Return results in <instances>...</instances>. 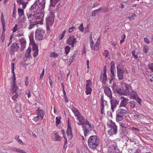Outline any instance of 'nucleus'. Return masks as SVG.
<instances>
[{
    "mask_svg": "<svg viewBox=\"0 0 153 153\" xmlns=\"http://www.w3.org/2000/svg\"><path fill=\"white\" fill-rule=\"evenodd\" d=\"M100 144L98 137L96 135L90 136L88 139V144L89 147L92 149H95Z\"/></svg>",
    "mask_w": 153,
    "mask_h": 153,
    "instance_id": "f257e3e1",
    "label": "nucleus"
},
{
    "mask_svg": "<svg viewBox=\"0 0 153 153\" xmlns=\"http://www.w3.org/2000/svg\"><path fill=\"white\" fill-rule=\"evenodd\" d=\"M12 71V73L13 74L12 75L13 76L12 78L13 82L12 84V87L11 88V93L12 94H13L14 93H16L15 95L12 97V99L13 100H15L19 96L18 94H17L16 92L17 89L18 88V87L16 85V78L15 76V74L14 71Z\"/></svg>",
    "mask_w": 153,
    "mask_h": 153,
    "instance_id": "f03ea898",
    "label": "nucleus"
},
{
    "mask_svg": "<svg viewBox=\"0 0 153 153\" xmlns=\"http://www.w3.org/2000/svg\"><path fill=\"white\" fill-rule=\"evenodd\" d=\"M42 4H40V2L38 1H36L33 5H32L30 7V12L31 13L35 12L38 10L39 13H43L44 11V8L45 7L42 8Z\"/></svg>",
    "mask_w": 153,
    "mask_h": 153,
    "instance_id": "7ed1b4c3",
    "label": "nucleus"
},
{
    "mask_svg": "<svg viewBox=\"0 0 153 153\" xmlns=\"http://www.w3.org/2000/svg\"><path fill=\"white\" fill-rule=\"evenodd\" d=\"M120 84L122 85V91L123 94L126 95H128L130 93L129 87H130L131 88H132L131 86H130L128 84H126L123 82H121Z\"/></svg>",
    "mask_w": 153,
    "mask_h": 153,
    "instance_id": "20e7f679",
    "label": "nucleus"
},
{
    "mask_svg": "<svg viewBox=\"0 0 153 153\" xmlns=\"http://www.w3.org/2000/svg\"><path fill=\"white\" fill-rule=\"evenodd\" d=\"M82 127L83 128V130H84V134L85 137L88 135V133L91 130V126L89 124L88 121H87V123H83L82 122Z\"/></svg>",
    "mask_w": 153,
    "mask_h": 153,
    "instance_id": "39448f33",
    "label": "nucleus"
},
{
    "mask_svg": "<svg viewBox=\"0 0 153 153\" xmlns=\"http://www.w3.org/2000/svg\"><path fill=\"white\" fill-rule=\"evenodd\" d=\"M117 76L119 80H122L123 79L124 70L120 67V64L117 65Z\"/></svg>",
    "mask_w": 153,
    "mask_h": 153,
    "instance_id": "423d86ee",
    "label": "nucleus"
},
{
    "mask_svg": "<svg viewBox=\"0 0 153 153\" xmlns=\"http://www.w3.org/2000/svg\"><path fill=\"white\" fill-rule=\"evenodd\" d=\"M45 32L44 30L37 29L35 32V37L36 40H41L43 39V34Z\"/></svg>",
    "mask_w": 153,
    "mask_h": 153,
    "instance_id": "0eeeda50",
    "label": "nucleus"
},
{
    "mask_svg": "<svg viewBox=\"0 0 153 153\" xmlns=\"http://www.w3.org/2000/svg\"><path fill=\"white\" fill-rule=\"evenodd\" d=\"M17 44L15 45V43L12 44V45L10 46V54L12 56L14 54L15 52L19 50V48H20L19 46H17Z\"/></svg>",
    "mask_w": 153,
    "mask_h": 153,
    "instance_id": "6e6552de",
    "label": "nucleus"
},
{
    "mask_svg": "<svg viewBox=\"0 0 153 153\" xmlns=\"http://www.w3.org/2000/svg\"><path fill=\"white\" fill-rule=\"evenodd\" d=\"M102 88L103 89H104V91L105 95L109 97L110 99H112V92L110 88L106 87L105 85V86L103 85Z\"/></svg>",
    "mask_w": 153,
    "mask_h": 153,
    "instance_id": "1a4fd4ad",
    "label": "nucleus"
},
{
    "mask_svg": "<svg viewBox=\"0 0 153 153\" xmlns=\"http://www.w3.org/2000/svg\"><path fill=\"white\" fill-rule=\"evenodd\" d=\"M66 132L68 138L69 140H71L73 137V135L72 133L71 128V125L69 124V120L68 123V127L66 130Z\"/></svg>",
    "mask_w": 153,
    "mask_h": 153,
    "instance_id": "9d476101",
    "label": "nucleus"
},
{
    "mask_svg": "<svg viewBox=\"0 0 153 153\" xmlns=\"http://www.w3.org/2000/svg\"><path fill=\"white\" fill-rule=\"evenodd\" d=\"M110 102L111 103V110L113 112L114 111V109L116 107L117 105L119 104V101L116 99H111Z\"/></svg>",
    "mask_w": 153,
    "mask_h": 153,
    "instance_id": "9b49d317",
    "label": "nucleus"
},
{
    "mask_svg": "<svg viewBox=\"0 0 153 153\" xmlns=\"http://www.w3.org/2000/svg\"><path fill=\"white\" fill-rule=\"evenodd\" d=\"M76 39L74 36H69L68 39L67 40V43L68 45H71L73 47L74 44L75 43Z\"/></svg>",
    "mask_w": 153,
    "mask_h": 153,
    "instance_id": "f8f14e48",
    "label": "nucleus"
},
{
    "mask_svg": "<svg viewBox=\"0 0 153 153\" xmlns=\"http://www.w3.org/2000/svg\"><path fill=\"white\" fill-rule=\"evenodd\" d=\"M33 45L32 50L34 51L33 56L35 57L36 56L38 55V52L39 51L38 46L35 43L34 44H31Z\"/></svg>",
    "mask_w": 153,
    "mask_h": 153,
    "instance_id": "ddd939ff",
    "label": "nucleus"
},
{
    "mask_svg": "<svg viewBox=\"0 0 153 153\" xmlns=\"http://www.w3.org/2000/svg\"><path fill=\"white\" fill-rule=\"evenodd\" d=\"M19 42L21 44V47L20 48V50L23 51L25 47L26 41L24 38H22L21 39L19 40Z\"/></svg>",
    "mask_w": 153,
    "mask_h": 153,
    "instance_id": "4468645a",
    "label": "nucleus"
},
{
    "mask_svg": "<svg viewBox=\"0 0 153 153\" xmlns=\"http://www.w3.org/2000/svg\"><path fill=\"white\" fill-rule=\"evenodd\" d=\"M122 99H123L121 100L119 106V107H121L123 106L125 107L126 106V105L128 101V99L124 98L123 97H122L121 98V100H122Z\"/></svg>",
    "mask_w": 153,
    "mask_h": 153,
    "instance_id": "2eb2a0df",
    "label": "nucleus"
},
{
    "mask_svg": "<svg viewBox=\"0 0 153 153\" xmlns=\"http://www.w3.org/2000/svg\"><path fill=\"white\" fill-rule=\"evenodd\" d=\"M54 137L52 138L53 140L54 141H60L61 140L62 137L59 136L57 132L54 133Z\"/></svg>",
    "mask_w": 153,
    "mask_h": 153,
    "instance_id": "dca6fc26",
    "label": "nucleus"
},
{
    "mask_svg": "<svg viewBox=\"0 0 153 153\" xmlns=\"http://www.w3.org/2000/svg\"><path fill=\"white\" fill-rule=\"evenodd\" d=\"M101 78H102V83L105 85L107 80L106 72H103V74L101 76Z\"/></svg>",
    "mask_w": 153,
    "mask_h": 153,
    "instance_id": "f3484780",
    "label": "nucleus"
},
{
    "mask_svg": "<svg viewBox=\"0 0 153 153\" xmlns=\"http://www.w3.org/2000/svg\"><path fill=\"white\" fill-rule=\"evenodd\" d=\"M115 92H116L120 95H122L123 94L121 88L119 87L118 85H116L115 86Z\"/></svg>",
    "mask_w": 153,
    "mask_h": 153,
    "instance_id": "a211bd4d",
    "label": "nucleus"
},
{
    "mask_svg": "<svg viewBox=\"0 0 153 153\" xmlns=\"http://www.w3.org/2000/svg\"><path fill=\"white\" fill-rule=\"evenodd\" d=\"M24 0H17L16 2L19 5H22V9H24L25 8L26 6L25 4V1ZM27 1H30L31 0H26Z\"/></svg>",
    "mask_w": 153,
    "mask_h": 153,
    "instance_id": "6ab92c4d",
    "label": "nucleus"
},
{
    "mask_svg": "<svg viewBox=\"0 0 153 153\" xmlns=\"http://www.w3.org/2000/svg\"><path fill=\"white\" fill-rule=\"evenodd\" d=\"M72 111L74 114L75 116L76 117H77V119L79 120V122H81V120H80V119H79V117L78 116L79 114L80 113V112L79 111V110L76 108H75L72 109Z\"/></svg>",
    "mask_w": 153,
    "mask_h": 153,
    "instance_id": "aec40b11",
    "label": "nucleus"
},
{
    "mask_svg": "<svg viewBox=\"0 0 153 153\" xmlns=\"http://www.w3.org/2000/svg\"><path fill=\"white\" fill-rule=\"evenodd\" d=\"M18 13L19 16V18H18L19 19L22 16H23L24 15L23 9L19 8H18Z\"/></svg>",
    "mask_w": 153,
    "mask_h": 153,
    "instance_id": "412c9836",
    "label": "nucleus"
},
{
    "mask_svg": "<svg viewBox=\"0 0 153 153\" xmlns=\"http://www.w3.org/2000/svg\"><path fill=\"white\" fill-rule=\"evenodd\" d=\"M102 10V8L100 7L99 8L96 10H93L92 12V15L94 16L98 13H100Z\"/></svg>",
    "mask_w": 153,
    "mask_h": 153,
    "instance_id": "4be33fe9",
    "label": "nucleus"
},
{
    "mask_svg": "<svg viewBox=\"0 0 153 153\" xmlns=\"http://www.w3.org/2000/svg\"><path fill=\"white\" fill-rule=\"evenodd\" d=\"M115 130H114V128H111L110 130H109L108 132V135L110 136H111L113 134H116L117 133V129H116V132L115 133Z\"/></svg>",
    "mask_w": 153,
    "mask_h": 153,
    "instance_id": "5701e85b",
    "label": "nucleus"
},
{
    "mask_svg": "<svg viewBox=\"0 0 153 153\" xmlns=\"http://www.w3.org/2000/svg\"><path fill=\"white\" fill-rule=\"evenodd\" d=\"M107 126L111 128H114V130H115V133H116V129H117V127L115 123L114 122H112V123H111V125L108 124L107 125Z\"/></svg>",
    "mask_w": 153,
    "mask_h": 153,
    "instance_id": "b1692460",
    "label": "nucleus"
},
{
    "mask_svg": "<svg viewBox=\"0 0 153 153\" xmlns=\"http://www.w3.org/2000/svg\"><path fill=\"white\" fill-rule=\"evenodd\" d=\"M53 24V22L51 19L49 17L46 18V25L51 26Z\"/></svg>",
    "mask_w": 153,
    "mask_h": 153,
    "instance_id": "393cba45",
    "label": "nucleus"
},
{
    "mask_svg": "<svg viewBox=\"0 0 153 153\" xmlns=\"http://www.w3.org/2000/svg\"><path fill=\"white\" fill-rule=\"evenodd\" d=\"M120 134L124 135H126V134L128 133V129L127 128H120Z\"/></svg>",
    "mask_w": 153,
    "mask_h": 153,
    "instance_id": "a878e982",
    "label": "nucleus"
},
{
    "mask_svg": "<svg viewBox=\"0 0 153 153\" xmlns=\"http://www.w3.org/2000/svg\"><path fill=\"white\" fill-rule=\"evenodd\" d=\"M29 38L30 40V44H34L35 42L33 39V33H31L30 36H29Z\"/></svg>",
    "mask_w": 153,
    "mask_h": 153,
    "instance_id": "bb28decb",
    "label": "nucleus"
},
{
    "mask_svg": "<svg viewBox=\"0 0 153 153\" xmlns=\"http://www.w3.org/2000/svg\"><path fill=\"white\" fill-rule=\"evenodd\" d=\"M36 112L39 116L44 115V111L42 110H39V108L36 110Z\"/></svg>",
    "mask_w": 153,
    "mask_h": 153,
    "instance_id": "cd10ccee",
    "label": "nucleus"
},
{
    "mask_svg": "<svg viewBox=\"0 0 153 153\" xmlns=\"http://www.w3.org/2000/svg\"><path fill=\"white\" fill-rule=\"evenodd\" d=\"M123 115H120L119 114H116V119L117 121H121L123 119Z\"/></svg>",
    "mask_w": 153,
    "mask_h": 153,
    "instance_id": "c85d7f7f",
    "label": "nucleus"
},
{
    "mask_svg": "<svg viewBox=\"0 0 153 153\" xmlns=\"http://www.w3.org/2000/svg\"><path fill=\"white\" fill-rule=\"evenodd\" d=\"M99 44L97 43L95 44L94 47L93 46L91 47V48L93 51L95 50L97 51L99 49Z\"/></svg>",
    "mask_w": 153,
    "mask_h": 153,
    "instance_id": "c756f323",
    "label": "nucleus"
},
{
    "mask_svg": "<svg viewBox=\"0 0 153 153\" xmlns=\"http://www.w3.org/2000/svg\"><path fill=\"white\" fill-rule=\"evenodd\" d=\"M120 128H127L126 122L124 121H123L121 123H120Z\"/></svg>",
    "mask_w": 153,
    "mask_h": 153,
    "instance_id": "7c9ffc66",
    "label": "nucleus"
},
{
    "mask_svg": "<svg viewBox=\"0 0 153 153\" xmlns=\"http://www.w3.org/2000/svg\"><path fill=\"white\" fill-rule=\"evenodd\" d=\"M5 30H3L2 32V33L1 35V39L2 41V42H3L5 39Z\"/></svg>",
    "mask_w": 153,
    "mask_h": 153,
    "instance_id": "2f4dec72",
    "label": "nucleus"
},
{
    "mask_svg": "<svg viewBox=\"0 0 153 153\" xmlns=\"http://www.w3.org/2000/svg\"><path fill=\"white\" fill-rule=\"evenodd\" d=\"M71 48L68 45L66 46L65 48V53L66 55H67L69 53Z\"/></svg>",
    "mask_w": 153,
    "mask_h": 153,
    "instance_id": "473e14b6",
    "label": "nucleus"
},
{
    "mask_svg": "<svg viewBox=\"0 0 153 153\" xmlns=\"http://www.w3.org/2000/svg\"><path fill=\"white\" fill-rule=\"evenodd\" d=\"M86 91H85L86 94L87 95L91 94L92 90V89L91 87H86Z\"/></svg>",
    "mask_w": 153,
    "mask_h": 153,
    "instance_id": "72a5a7b5",
    "label": "nucleus"
},
{
    "mask_svg": "<svg viewBox=\"0 0 153 153\" xmlns=\"http://www.w3.org/2000/svg\"><path fill=\"white\" fill-rule=\"evenodd\" d=\"M115 69V63L114 61H112L111 62L110 71H114Z\"/></svg>",
    "mask_w": 153,
    "mask_h": 153,
    "instance_id": "f704fd0d",
    "label": "nucleus"
},
{
    "mask_svg": "<svg viewBox=\"0 0 153 153\" xmlns=\"http://www.w3.org/2000/svg\"><path fill=\"white\" fill-rule=\"evenodd\" d=\"M127 112L126 111H122L120 109H118L116 112V114H119L120 115H123V116L124 115V114H126Z\"/></svg>",
    "mask_w": 153,
    "mask_h": 153,
    "instance_id": "c9c22d12",
    "label": "nucleus"
},
{
    "mask_svg": "<svg viewBox=\"0 0 153 153\" xmlns=\"http://www.w3.org/2000/svg\"><path fill=\"white\" fill-rule=\"evenodd\" d=\"M61 118V117H56V126H57L61 123L60 120Z\"/></svg>",
    "mask_w": 153,
    "mask_h": 153,
    "instance_id": "e433bc0d",
    "label": "nucleus"
},
{
    "mask_svg": "<svg viewBox=\"0 0 153 153\" xmlns=\"http://www.w3.org/2000/svg\"><path fill=\"white\" fill-rule=\"evenodd\" d=\"M50 56L51 58H56L58 56V55L54 52H52L50 55Z\"/></svg>",
    "mask_w": 153,
    "mask_h": 153,
    "instance_id": "4c0bfd02",
    "label": "nucleus"
},
{
    "mask_svg": "<svg viewBox=\"0 0 153 153\" xmlns=\"http://www.w3.org/2000/svg\"><path fill=\"white\" fill-rule=\"evenodd\" d=\"M101 111L100 113L101 114H102L104 113V103L102 102L101 104Z\"/></svg>",
    "mask_w": 153,
    "mask_h": 153,
    "instance_id": "58836bf2",
    "label": "nucleus"
},
{
    "mask_svg": "<svg viewBox=\"0 0 153 153\" xmlns=\"http://www.w3.org/2000/svg\"><path fill=\"white\" fill-rule=\"evenodd\" d=\"M130 104V106L131 108H134L136 105V102L134 101H131L129 102Z\"/></svg>",
    "mask_w": 153,
    "mask_h": 153,
    "instance_id": "ea45409f",
    "label": "nucleus"
},
{
    "mask_svg": "<svg viewBox=\"0 0 153 153\" xmlns=\"http://www.w3.org/2000/svg\"><path fill=\"white\" fill-rule=\"evenodd\" d=\"M101 8H102V11L104 13L107 12L109 10V8H106L104 7H101Z\"/></svg>",
    "mask_w": 153,
    "mask_h": 153,
    "instance_id": "a19ab883",
    "label": "nucleus"
},
{
    "mask_svg": "<svg viewBox=\"0 0 153 153\" xmlns=\"http://www.w3.org/2000/svg\"><path fill=\"white\" fill-rule=\"evenodd\" d=\"M132 95L131 97H133L134 99L136 98L137 96V94L136 93L135 91L134 90L132 91Z\"/></svg>",
    "mask_w": 153,
    "mask_h": 153,
    "instance_id": "79ce46f5",
    "label": "nucleus"
},
{
    "mask_svg": "<svg viewBox=\"0 0 153 153\" xmlns=\"http://www.w3.org/2000/svg\"><path fill=\"white\" fill-rule=\"evenodd\" d=\"M39 2H40V4H42V8L45 7V0H38Z\"/></svg>",
    "mask_w": 153,
    "mask_h": 153,
    "instance_id": "37998d69",
    "label": "nucleus"
},
{
    "mask_svg": "<svg viewBox=\"0 0 153 153\" xmlns=\"http://www.w3.org/2000/svg\"><path fill=\"white\" fill-rule=\"evenodd\" d=\"M1 23L2 24V25L3 27L2 29L3 30H5V21L4 20V19H1Z\"/></svg>",
    "mask_w": 153,
    "mask_h": 153,
    "instance_id": "c03bdc74",
    "label": "nucleus"
},
{
    "mask_svg": "<svg viewBox=\"0 0 153 153\" xmlns=\"http://www.w3.org/2000/svg\"><path fill=\"white\" fill-rule=\"evenodd\" d=\"M149 48L147 46L144 45L143 48V52L145 53H147Z\"/></svg>",
    "mask_w": 153,
    "mask_h": 153,
    "instance_id": "a18cd8bd",
    "label": "nucleus"
},
{
    "mask_svg": "<svg viewBox=\"0 0 153 153\" xmlns=\"http://www.w3.org/2000/svg\"><path fill=\"white\" fill-rule=\"evenodd\" d=\"M111 77L112 79H115V75L114 74V71H110Z\"/></svg>",
    "mask_w": 153,
    "mask_h": 153,
    "instance_id": "49530a36",
    "label": "nucleus"
},
{
    "mask_svg": "<svg viewBox=\"0 0 153 153\" xmlns=\"http://www.w3.org/2000/svg\"><path fill=\"white\" fill-rule=\"evenodd\" d=\"M135 16H136L134 14L132 13L130 16L128 17V19L130 21H132L134 18Z\"/></svg>",
    "mask_w": 153,
    "mask_h": 153,
    "instance_id": "de8ad7c7",
    "label": "nucleus"
},
{
    "mask_svg": "<svg viewBox=\"0 0 153 153\" xmlns=\"http://www.w3.org/2000/svg\"><path fill=\"white\" fill-rule=\"evenodd\" d=\"M109 52L108 50H105L104 51V53H103V55L105 56V58L107 57L108 55Z\"/></svg>",
    "mask_w": 153,
    "mask_h": 153,
    "instance_id": "09e8293b",
    "label": "nucleus"
},
{
    "mask_svg": "<svg viewBox=\"0 0 153 153\" xmlns=\"http://www.w3.org/2000/svg\"><path fill=\"white\" fill-rule=\"evenodd\" d=\"M79 30L81 32L83 31V26L82 23H81L79 27Z\"/></svg>",
    "mask_w": 153,
    "mask_h": 153,
    "instance_id": "8fccbe9b",
    "label": "nucleus"
},
{
    "mask_svg": "<svg viewBox=\"0 0 153 153\" xmlns=\"http://www.w3.org/2000/svg\"><path fill=\"white\" fill-rule=\"evenodd\" d=\"M44 71H45V70H44V68L43 69L42 72V73L40 75V79H43V77L44 75Z\"/></svg>",
    "mask_w": 153,
    "mask_h": 153,
    "instance_id": "3c124183",
    "label": "nucleus"
},
{
    "mask_svg": "<svg viewBox=\"0 0 153 153\" xmlns=\"http://www.w3.org/2000/svg\"><path fill=\"white\" fill-rule=\"evenodd\" d=\"M148 66L149 69L153 71V63H152L151 64H149L148 65Z\"/></svg>",
    "mask_w": 153,
    "mask_h": 153,
    "instance_id": "603ef678",
    "label": "nucleus"
},
{
    "mask_svg": "<svg viewBox=\"0 0 153 153\" xmlns=\"http://www.w3.org/2000/svg\"><path fill=\"white\" fill-rule=\"evenodd\" d=\"M131 53L132 56L134 57L135 59L136 60L138 58V57L135 54V51H133Z\"/></svg>",
    "mask_w": 153,
    "mask_h": 153,
    "instance_id": "864d4df0",
    "label": "nucleus"
},
{
    "mask_svg": "<svg viewBox=\"0 0 153 153\" xmlns=\"http://www.w3.org/2000/svg\"><path fill=\"white\" fill-rule=\"evenodd\" d=\"M136 100L137 102L140 105H141V102L142 101V100L139 97H136Z\"/></svg>",
    "mask_w": 153,
    "mask_h": 153,
    "instance_id": "5fc2aeb1",
    "label": "nucleus"
},
{
    "mask_svg": "<svg viewBox=\"0 0 153 153\" xmlns=\"http://www.w3.org/2000/svg\"><path fill=\"white\" fill-rule=\"evenodd\" d=\"M116 85V83L114 82L111 87L112 88V90L114 93H115V88Z\"/></svg>",
    "mask_w": 153,
    "mask_h": 153,
    "instance_id": "6e6d98bb",
    "label": "nucleus"
},
{
    "mask_svg": "<svg viewBox=\"0 0 153 153\" xmlns=\"http://www.w3.org/2000/svg\"><path fill=\"white\" fill-rule=\"evenodd\" d=\"M92 85V83L91 81L89 82H88L86 85V87H91Z\"/></svg>",
    "mask_w": 153,
    "mask_h": 153,
    "instance_id": "4d7b16f0",
    "label": "nucleus"
},
{
    "mask_svg": "<svg viewBox=\"0 0 153 153\" xmlns=\"http://www.w3.org/2000/svg\"><path fill=\"white\" fill-rule=\"evenodd\" d=\"M116 144H113L112 145V147L115 150H119L117 146L116 145Z\"/></svg>",
    "mask_w": 153,
    "mask_h": 153,
    "instance_id": "13d9d810",
    "label": "nucleus"
},
{
    "mask_svg": "<svg viewBox=\"0 0 153 153\" xmlns=\"http://www.w3.org/2000/svg\"><path fill=\"white\" fill-rule=\"evenodd\" d=\"M28 76H26V79L25 81V85L27 86H28Z\"/></svg>",
    "mask_w": 153,
    "mask_h": 153,
    "instance_id": "bf43d9fd",
    "label": "nucleus"
},
{
    "mask_svg": "<svg viewBox=\"0 0 153 153\" xmlns=\"http://www.w3.org/2000/svg\"><path fill=\"white\" fill-rule=\"evenodd\" d=\"M107 153H114V151L112 149H108Z\"/></svg>",
    "mask_w": 153,
    "mask_h": 153,
    "instance_id": "052dcab7",
    "label": "nucleus"
},
{
    "mask_svg": "<svg viewBox=\"0 0 153 153\" xmlns=\"http://www.w3.org/2000/svg\"><path fill=\"white\" fill-rule=\"evenodd\" d=\"M35 25V24H31L29 26V27H28V29H30L31 28H33L34 26Z\"/></svg>",
    "mask_w": 153,
    "mask_h": 153,
    "instance_id": "680f3d73",
    "label": "nucleus"
},
{
    "mask_svg": "<svg viewBox=\"0 0 153 153\" xmlns=\"http://www.w3.org/2000/svg\"><path fill=\"white\" fill-rule=\"evenodd\" d=\"M144 41L147 44L149 43L150 42L148 39L147 38H145L144 39Z\"/></svg>",
    "mask_w": 153,
    "mask_h": 153,
    "instance_id": "e2e57ef3",
    "label": "nucleus"
},
{
    "mask_svg": "<svg viewBox=\"0 0 153 153\" xmlns=\"http://www.w3.org/2000/svg\"><path fill=\"white\" fill-rule=\"evenodd\" d=\"M88 121L85 118V117H84L82 119V121L83 122V123H87V121Z\"/></svg>",
    "mask_w": 153,
    "mask_h": 153,
    "instance_id": "0e129e2a",
    "label": "nucleus"
},
{
    "mask_svg": "<svg viewBox=\"0 0 153 153\" xmlns=\"http://www.w3.org/2000/svg\"><path fill=\"white\" fill-rule=\"evenodd\" d=\"M65 97V101L66 102H68V100L67 98V95L66 96H64Z\"/></svg>",
    "mask_w": 153,
    "mask_h": 153,
    "instance_id": "69168bd1",
    "label": "nucleus"
},
{
    "mask_svg": "<svg viewBox=\"0 0 153 153\" xmlns=\"http://www.w3.org/2000/svg\"><path fill=\"white\" fill-rule=\"evenodd\" d=\"M39 116L38 115V116L35 117L34 118V120L36 122L37 121L39 120Z\"/></svg>",
    "mask_w": 153,
    "mask_h": 153,
    "instance_id": "338daca9",
    "label": "nucleus"
},
{
    "mask_svg": "<svg viewBox=\"0 0 153 153\" xmlns=\"http://www.w3.org/2000/svg\"><path fill=\"white\" fill-rule=\"evenodd\" d=\"M26 55V58H30V57H31V56L30 55V53H28L27 54V53L25 54Z\"/></svg>",
    "mask_w": 153,
    "mask_h": 153,
    "instance_id": "774afa93",
    "label": "nucleus"
}]
</instances>
